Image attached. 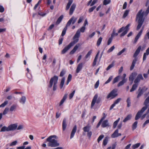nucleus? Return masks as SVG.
<instances>
[{"label": "nucleus", "instance_id": "obj_1", "mask_svg": "<svg viewBox=\"0 0 149 149\" xmlns=\"http://www.w3.org/2000/svg\"><path fill=\"white\" fill-rule=\"evenodd\" d=\"M57 136L55 135H51L49 136L46 139L48 142V146L52 147H56L59 145V143L57 140Z\"/></svg>", "mask_w": 149, "mask_h": 149}, {"label": "nucleus", "instance_id": "obj_2", "mask_svg": "<svg viewBox=\"0 0 149 149\" xmlns=\"http://www.w3.org/2000/svg\"><path fill=\"white\" fill-rule=\"evenodd\" d=\"M142 10H141L138 12L137 15L136 19H138V25L136 28V30H139L141 27L143 22L144 19H143V16L144 15L146 16V12H142Z\"/></svg>", "mask_w": 149, "mask_h": 149}, {"label": "nucleus", "instance_id": "obj_3", "mask_svg": "<svg viewBox=\"0 0 149 149\" xmlns=\"http://www.w3.org/2000/svg\"><path fill=\"white\" fill-rule=\"evenodd\" d=\"M149 103V96L146 99L144 102V104L145 106L143 107L141 109V110L139 111L136 114L135 118V119L136 120H137L141 117L142 113L147 108Z\"/></svg>", "mask_w": 149, "mask_h": 149}, {"label": "nucleus", "instance_id": "obj_4", "mask_svg": "<svg viewBox=\"0 0 149 149\" xmlns=\"http://www.w3.org/2000/svg\"><path fill=\"white\" fill-rule=\"evenodd\" d=\"M58 77L57 76H54L52 78L49 82V87L50 88H52L54 84L53 90V91L56 90L57 88L56 84L57 83Z\"/></svg>", "mask_w": 149, "mask_h": 149}, {"label": "nucleus", "instance_id": "obj_5", "mask_svg": "<svg viewBox=\"0 0 149 149\" xmlns=\"http://www.w3.org/2000/svg\"><path fill=\"white\" fill-rule=\"evenodd\" d=\"M130 24H128L125 27H122L118 30V33H119L123 31L120 35V37H122L126 34L130 29Z\"/></svg>", "mask_w": 149, "mask_h": 149}, {"label": "nucleus", "instance_id": "obj_6", "mask_svg": "<svg viewBox=\"0 0 149 149\" xmlns=\"http://www.w3.org/2000/svg\"><path fill=\"white\" fill-rule=\"evenodd\" d=\"M91 128V126L89 124H88L87 125L84 127L83 128V130L84 131V132L83 133V134L84 135L85 134L84 133L87 132V136L90 138L92 134V132L90 131Z\"/></svg>", "mask_w": 149, "mask_h": 149}, {"label": "nucleus", "instance_id": "obj_7", "mask_svg": "<svg viewBox=\"0 0 149 149\" xmlns=\"http://www.w3.org/2000/svg\"><path fill=\"white\" fill-rule=\"evenodd\" d=\"M101 101V98L100 97H98V95L97 94H96L94 96L92 100L91 105V108L92 109L94 106L95 103H99Z\"/></svg>", "mask_w": 149, "mask_h": 149}, {"label": "nucleus", "instance_id": "obj_8", "mask_svg": "<svg viewBox=\"0 0 149 149\" xmlns=\"http://www.w3.org/2000/svg\"><path fill=\"white\" fill-rule=\"evenodd\" d=\"M117 90L116 89H114L111 91L108 94L107 97V98L108 99L111 98V99H113L118 94L117 93Z\"/></svg>", "mask_w": 149, "mask_h": 149}, {"label": "nucleus", "instance_id": "obj_9", "mask_svg": "<svg viewBox=\"0 0 149 149\" xmlns=\"http://www.w3.org/2000/svg\"><path fill=\"white\" fill-rule=\"evenodd\" d=\"M75 42H71L69 44L65 47V48L63 49L61 51V54H65L68 50H69L70 48L74 44Z\"/></svg>", "mask_w": 149, "mask_h": 149}, {"label": "nucleus", "instance_id": "obj_10", "mask_svg": "<svg viewBox=\"0 0 149 149\" xmlns=\"http://www.w3.org/2000/svg\"><path fill=\"white\" fill-rule=\"evenodd\" d=\"M80 35V31L78 29L76 32L75 34L73 37V40H74L72 42H74L75 44L77 43L79 41V38Z\"/></svg>", "mask_w": 149, "mask_h": 149}, {"label": "nucleus", "instance_id": "obj_11", "mask_svg": "<svg viewBox=\"0 0 149 149\" xmlns=\"http://www.w3.org/2000/svg\"><path fill=\"white\" fill-rule=\"evenodd\" d=\"M77 19V18L73 16H72L68 21L66 25L67 26H68L70 25L71 23H72V24H74L76 21Z\"/></svg>", "mask_w": 149, "mask_h": 149}, {"label": "nucleus", "instance_id": "obj_12", "mask_svg": "<svg viewBox=\"0 0 149 149\" xmlns=\"http://www.w3.org/2000/svg\"><path fill=\"white\" fill-rule=\"evenodd\" d=\"M143 29V27L141 30L139 32V33H138V34L135 37L134 40L133 41H132V42L134 44H135L137 42L140 36H141L142 33Z\"/></svg>", "mask_w": 149, "mask_h": 149}, {"label": "nucleus", "instance_id": "obj_13", "mask_svg": "<svg viewBox=\"0 0 149 149\" xmlns=\"http://www.w3.org/2000/svg\"><path fill=\"white\" fill-rule=\"evenodd\" d=\"M143 78L142 76V74H139L136 78L135 79L134 81V83H136L138 84L140 82L141 80H143Z\"/></svg>", "mask_w": 149, "mask_h": 149}, {"label": "nucleus", "instance_id": "obj_14", "mask_svg": "<svg viewBox=\"0 0 149 149\" xmlns=\"http://www.w3.org/2000/svg\"><path fill=\"white\" fill-rule=\"evenodd\" d=\"M8 127L9 131H13L17 128V124H14L9 125Z\"/></svg>", "mask_w": 149, "mask_h": 149}, {"label": "nucleus", "instance_id": "obj_15", "mask_svg": "<svg viewBox=\"0 0 149 149\" xmlns=\"http://www.w3.org/2000/svg\"><path fill=\"white\" fill-rule=\"evenodd\" d=\"M76 6V4L74 3H73L71 6V7L70 9L69 13L70 15H71L72 14L74 11L75 9Z\"/></svg>", "mask_w": 149, "mask_h": 149}, {"label": "nucleus", "instance_id": "obj_16", "mask_svg": "<svg viewBox=\"0 0 149 149\" xmlns=\"http://www.w3.org/2000/svg\"><path fill=\"white\" fill-rule=\"evenodd\" d=\"M77 129V127L76 125H74V127L71 132L70 139H72L74 136L75 134V133Z\"/></svg>", "mask_w": 149, "mask_h": 149}, {"label": "nucleus", "instance_id": "obj_17", "mask_svg": "<svg viewBox=\"0 0 149 149\" xmlns=\"http://www.w3.org/2000/svg\"><path fill=\"white\" fill-rule=\"evenodd\" d=\"M84 64V63H79L78 64L76 70V73H78L80 72V71L82 69L83 67V65Z\"/></svg>", "mask_w": 149, "mask_h": 149}, {"label": "nucleus", "instance_id": "obj_18", "mask_svg": "<svg viewBox=\"0 0 149 149\" xmlns=\"http://www.w3.org/2000/svg\"><path fill=\"white\" fill-rule=\"evenodd\" d=\"M80 46V44H77L74 47L73 49L70 51V54H74Z\"/></svg>", "mask_w": 149, "mask_h": 149}, {"label": "nucleus", "instance_id": "obj_19", "mask_svg": "<svg viewBox=\"0 0 149 149\" xmlns=\"http://www.w3.org/2000/svg\"><path fill=\"white\" fill-rule=\"evenodd\" d=\"M121 100V98H119L117 99L116 100L114 103L111 105L110 107V109H112L113 107L115 106V105L118 104Z\"/></svg>", "mask_w": 149, "mask_h": 149}, {"label": "nucleus", "instance_id": "obj_20", "mask_svg": "<svg viewBox=\"0 0 149 149\" xmlns=\"http://www.w3.org/2000/svg\"><path fill=\"white\" fill-rule=\"evenodd\" d=\"M101 126L102 127H105L109 126L108 123V121L107 120H106L102 122Z\"/></svg>", "mask_w": 149, "mask_h": 149}, {"label": "nucleus", "instance_id": "obj_21", "mask_svg": "<svg viewBox=\"0 0 149 149\" xmlns=\"http://www.w3.org/2000/svg\"><path fill=\"white\" fill-rule=\"evenodd\" d=\"M141 49V46H139L138 48L133 55V56L134 57L136 58V56L138 55V54L139 53Z\"/></svg>", "mask_w": 149, "mask_h": 149}, {"label": "nucleus", "instance_id": "obj_22", "mask_svg": "<svg viewBox=\"0 0 149 149\" xmlns=\"http://www.w3.org/2000/svg\"><path fill=\"white\" fill-rule=\"evenodd\" d=\"M149 54V47H148L146 50V52L144 53L143 55V60L145 61L146 59V56Z\"/></svg>", "mask_w": 149, "mask_h": 149}, {"label": "nucleus", "instance_id": "obj_23", "mask_svg": "<svg viewBox=\"0 0 149 149\" xmlns=\"http://www.w3.org/2000/svg\"><path fill=\"white\" fill-rule=\"evenodd\" d=\"M67 126L66 120L65 118H64L63 121L62 128L63 131H64L65 130Z\"/></svg>", "mask_w": 149, "mask_h": 149}, {"label": "nucleus", "instance_id": "obj_24", "mask_svg": "<svg viewBox=\"0 0 149 149\" xmlns=\"http://www.w3.org/2000/svg\"><path fill=\"white\" fill-rule=\"evenodd\" d=\"M68 2L67 3L65 8V10H68L69 9L71 5L73 2V0H68Z\"/></svg>", "mask_w": 149, "mask_h": 149}, {"label": "nucleus", "instance_id": "obj_25", "mask_svg": "<svg viewBox=\"0 0 149 149\" xmlns=\"http://www.w3.org/2000/svg\"><path fill=\"white\" fill-rule=\"evenodd\" d=\"M137 60V58H135L133 60L131 65V70L134 69L135 66V64L136 63Z\"/></svg>", "mask_w": 149, "mask_h": 149}, {"label": "nucleus", "instance_id": "obj_26", "mask_svg": "<svg viewBox=\"0 0 149 149\" xmlns=\"http://www.w3.org/2000/svg\"><path fill=\"white\" fill-rule=\"evenodd\" d=\"M118 130H116L111 135V137L112 138H115L118 136Z\"/></svg>", "mask_w": 149, "mask_h": 149}, {"label": "nucleus", "instance_id": "obj_27", "mask_svg": "<svg viewBox=\"0 0 149 149\" xmlns=\"http://www.w3.org/2000/svg\"><path fill=\"white\" fill-rule=\"evenodd\" d=\"M67 94H65L63 97V99L61 100L60 104L59 106H61L62 105L63 103H64L65 100H66L67 98Z\"/></svg>", "mask_w": 149, "mask_h": 149}, {"label": "nucleus", "instance_id": "obj_28", "mask_svg": "<svg viewBox=\"0 0 149 149\" xmlns=\"http://www.w3.org/2000/svg\"><path fill=\"white\" fill-rule=\"evenodd\" d=\"M26 100V97L24 96H22L19 102L22 104H24L25 103Z\"/></svg>", "mask_w": 149, "mask_h": 149}, {"label": "nucleus", "instance_id": "obj_29", "mask_svg": "<svg viewBox=\"0 0 149 149\" xmlns=\"http://www.w3.org/2000/svg\"><path fill=\"white\" fill-rule=\"evenodd\" d=\"M63 18V15H61L58 19L56 21V24L58 25L59 24L61 21L62 20Z\"/></svg>", "mask_w": 149, "mask_h": 149}, {"label": "nucleus", "instance_id": "obj_30", "mask_svg": "<svg viewBox=\"0 0 149 149\" xmlns=\"http://www.w3.org/2000/svg\"><path fill=\"white\" fill-rule=\"evenodd\" d=\"M137 75V73L136 72H134L131 74V80L133 81Z\"/></svg>", "mask_w": 149, "mask_h": 149}, {"label": "nucleus", "instance_id": "obj_31", "mask_svg": "<svg viewBox=\"0 0 149 149\" xmlns=\"http://www.w3.org/2000/svg\"><path fill=\"white\" fill-rule=\"evenodd\" d=\"M138 84L135 83V84L133 85L132 88H131V92L135 90L138 87Z\"/></svg>", "mask_w": 149, "mask_h": 149}, {"label": "nucleus", "instance_id": "obj_32", "mask_svg": "<svg viewBox=\"0 0 149 149\" xmlns=\"http://www.w3.org/2000/svg\"><path fill=\"white\" fill-rule=\"evenodd\" d=\"M141 145L140 143H138L136 144L132 145V149H136L138 148Z\"/></svg>", "mask_w": 149, "mask_h": 149}, {"label": "nucleus", "instance_id": "obj_33", "mask_svg": "<svg viewBox=\"0 0 149 149\" xmlns=\"http://www.w3.org/2000/svg\"><path fill=\"white\" fill-rule=\"evenodd\" d=\"M65 80V77H63L62 78L61 81V83L60 84V88L61 89H62L63 86L64 82Z\"/></svg>", "mask_w": 149, "mask_h": 149}, {"label": "nucleus", "instance_id": "obj_34", "mask_svg": "<svg viewBox=\"0 0 149 149\" xmlns=\"http://www.w3.org/2000/svg\"><path fill=\"white\" fill-rule=\"evenodd\" d=\"M17 107V106L16 105H13L11 106L10 109V111H15Z\"/></svg>", "mask_w": 149, "mask_h": 149}, {"label": "nucleus", "instance_id": "obj_35", "mask_svg": "<svg viewBox=\"0 0 149 149\" xmlns=\"http://www.w3.org/2000/svg\"><path fill=\"white\" fill-rule=\"evenodd\" d=\"M9 131V130L8 129V127H6V126H3V127L1 130H0V132H5V131Z\"/></svg>", "mask_w": 149, "mask_h": 149}, {"label": "nucleus", "instance_id": "obj_36", "mask_svg": "<svg viewBox=\"0 0 149 149\" xmlns=\"http://www.w3.org/2000/svg\"><path fill=\"white\" fill-rule=\"evenodd\" d=\"M68 27V26H67L66 25V26L63 30L61 34V36H63L65 34L66 30L67 29Z\"/></svg>", "mask_w": 149, "mask_h": 149}, {"label": "nucleus", "instance_id": "obj_37", "mask_svg": "<svg viewBox=\"0 0 149 149\" xmlns=\"http://www.w3.org/2000/svg\"><path fill=\"white\" fill-rule=\"evenodd\" d=\"M114 65V62H112L106 68L107 70H108L111 68L113 67Z\"/></svg>", "mask_w": 149, "mask_h": 149}, {"label": "nucleus", "instance_id": "obj_38", "mask_svg": "<svg viewBox=\"0 0 149 149\" xmlns=\"http://www.w3.org/2000/svg\"><path fill=\"white\" fill-rule=\"evenodd\" d=\"M120 120V118H119L116 120L114 122L113 125V127L114 128H115L116 127L118 122Z\"/></svg>", "mask_w": 149, "mask_h": 149}, {"label": "nucleus", "instance_id": "obj_39", "mask_svg": "<svg viewBox=\"0 0 149 149\" xmlns=\"http://www.w3.org/2000/svg\"><path fill=\"white\" fill-rule=\"evenodd\" d=\"M102 37H100L97 40V46H99L100 45L101 42L102 41Z\"/></svg>", "mask_w": 149, "mask_h": 149}, {"label": "nucleus", "instance_id": "obj_40", "mask_svg": "<svg viewBox=\"0 0 149 149\" xmlns=\"http://www.w3.org/2000/svg\"><path fill=\"white\" fill-rule=\"evenodd\" d=\"M120 77V76H118L115 78L112 82L113 84H114L115 83L117 82L119 79Z\"/></svg>", "mask_w": 149, "mask_h": 149}, {"label": "nucleus", "instance_id": "obj_41", "mask_svg": "<svg viewBox=\"0 0 149 149\" xmlns=\"http://www.w3.org/2000/svg\"><path fill=\"white\" fill-rule=\"evenodd\" d=\"M127 50V49L126 48H124L121 51L119 52L117 54L118 56H120L121 55L122 53H123L124 52H125Z\"/></svg>", "mask_w": 149, "mask_h": 149}, {"label": "nucleus", "instance_id": "obj_42", "mask_svg": "<svg viewBox=\"0 0 149 149\" xmlns=\"http://www.w3.org/2000/svg\"><path fill=\"white\" fill-rule=\"evenodd\" d=\"M130 11L129 10H126L123 15V18H125L128 15V14L129 12Z\"/></svg>", "mask_w": 149, "mask_h": 149}, {"label": "nucleus", "instance_id": "obj_43", "mask_svg": "<svg viewBox=\"0 0 149 149\" xmlns=\"http://www.w3.org/2000/svg\"><path fill=\"white\" fill-rule=\"evenodd\" d=\"M130 119V115H128L123 120V122L125 123Z\"/></svg>", "mask_w": 149, "mask_h": 149}, {"label": "nucleus", "instance_id": "obj_44", "mask_svg": "<svg viewBox=\"0 0 149 149\" xmlns=\"http://www.w3.org/2000/svg\"><path fill=\"white\" fill-rule=\"evenodd\" d=\"M126 102H127V107H129L130 106V97H128L126 100Z\"/></svg>", "mask_w": 149, "mask_h": 149}, {"label": "nucleus", "instance_id": "obj_45", "mask_svg": "<svg viewBox=\"0 0 149 149\" xmlns=\"http://www.w3.org/2000/svg\"><path fill=\"white\" fill-rule=\"evenodd\" d=\"M108 141V138L107 137H105L103 140V144L104 146H106Z\"/></svg>", "mask_w": 149, "mask_h": 149}, {"label": "nucleus", "instance_id": "obj_46", "mask_svg": "<svg viewBox=\"0 0 149 149\" xmlns=\"http://www.w3.org/2000/svg\"><path fill=\"white\" fill-rule=\"evenodd\" d=\"M126 82L124 80H122L121 81L119 82L117 85L118 87H119L123 85V84Z\"/></svg>", "mask_w": 149, "mask_h": 149}, {"label": "nucleus", "instance_id": "obj_47", "mask_svg": "<svg viewBox=\"0 0 149 149\" xmlns=\"http://www.w3.org/2000/svg\"><path fill=\"white\" fill-rule=\"evenodd\" d=\"M137 123V121H135L133 124L132 126V130H134L136 128Z\"/></svg>", "mask_w": 149, "mask_h": 149}, {"label": "nucleus", "instance_id": "obj_48", "mask_svg": "<svg viewBox=\"0 0 149 149\" xmlns=\"http://www.w3.org/2000/svg\"><path fill=\"white\" fill-rule=\"evenodd\" d=\"M118 33H116L115 32V29H113V32L111 35V37H114V36H116L118 35Z\"/></svg>", "mask_w": 149, "mask_h": 149}, {"label": "nucleus", "instance_id": "obj_49", "mask_svg": "<svg viewBox=\"0 0 149 149\" xmlns=\"http://www.w3.org/2000/svg\"><path fill=\"white\" fill-rule=\"evenodd\" d=\"M111 2L110 0H104L103 1V4L106 5L110 3Z\"/></svg>", "mask_w": 149, "mask_h": 149}, {"label": "nucleus", "instance_id": "obj_50", "mask_svg": "<svg viewBox=\"0 0 149 149\" xmlns=\"http://www.w3.org/2000/svg\"><path fill=\"white\" fill-rule=\"evenodd\" d=\"M8 103V101H5L4 102L0 105V107H4Z\"/></svg>", "mask_w": 149, "mask_h": 149}, {"label": "nucleus", "instance_id": "obj_51", "mask_svg": "<svg viewBox=\"0 0 149 149\" xmlns=\"http://www.w3.org/2000/svg\"><path fill=\"white\" fill-rule=\"evenodd\" d=\"M92 52V50H90L87 53V54L85 56V58H87L88 57H89L90 55L91 54Z\"/></svg>", "mask_w": 149, "mask_h": 149}, {"label": "nucleus", "instance_id": "obj_52", "mask_svg": "<svg viewBox=\"0 0 149 149\" xmlns=\"http://www.w3.org/2000/svg\"><path fill=\"white\" fill-rule=\"evenodd\" d=\"M104 137V135H103L102 134L100 135L97 139L98 142L99 143L100 141Z\"/></svg>", "mask_w": 149, "mask_h": 149}, {"label": "nucleus", "instance_id": "obj_53", "mask_svg": "<svg viewBox=\"0 0 149 149\" xmlns=\"http://www.w3.org/2000/svg\"><path fill=\"white\" fill-rule=\"evenodd\" d=\"M113 77L112 76H110L109 77L108 79L107 80V81L105 82V84H107L108 83H109L111 80L113 78Z\"/></svg>", "mask_w": 149, "mask_h": 149}, {"label": "nucleus", "instance_id": "obj_54", "mask_svg": "<svg viewBox=\"0 0 149 149\" xmlns=\"http://www.w3.org/2000/svg\"><path fill=\"white\" fill-rule=\"evenodd\" d=\"M115 47L114 46L111 47L110 49H109L107 51V52L110 53L112 52L113 50L115 49Z\"/></svg>", "mask_w": 149, "mask_h": 149}, {"label": "nucleus", "instance_id": "obj_55", "mask_svg": "<svg viewBox=\"0 0 149 149\" xmlns=\"http://www.w3.org/2000/svg\"><path fill=\"white\" fill-rule=\"evenodd\" d=\"M98 58L95 57V58H94V59L93 61V66H95L96 64V62L97 61V59Z\"/></svg>", "mask_w": 149, "mask_h": 149}, {"label": "nucleus", "instance_id": "obj_56", "mask_svg": "<svg viewBox=\"0 0 149 149\" xmlns=\"http://www.w3.org/2000/svg\"><path fill=\"white\" fill-rule=\"evenodd\" d=\"M75 91H74L71 93L69 95V98L70 99H72L75 93Z\"/></svg>", "mask_w": 149, "mask_h": 149}, {"label": "nucleus", "instance_id": "obj_57", "mask_svg": "<svg viewBox=\"0 0 149 149\" xmlns=\"http://www.w3.org/2000/svg\"><path fill=\"white\" fill-rule=\"evenodd\" d=\"M17 143V141H14L12 142L10 144V146H15V145H16V144Z\"/></svg>", "mask_w": 149, "mask_h": 149}, {"label": "nucleus", "instance_id": "obj_58", "mask_svg": "<svg viewBox=\"0 0 149 149\" xmlns=\"http://www.w3.org/2000/svg\"><path fill=\"white\" fill-rule=\"evenodd\" d=\"M96 6H95L92 7L89 9L88 11L89 13H91L93 12V10L96 8Z\"/></svg>", "mask_w": 149, "mask_h": 149}, {"label": "nucleus", "instance_id": "obj_59", "mask_svg": "<svg viewBox=\"0 0 149 149\" xmlns=\"http://www.w3.org/2000/svg\"><path fill=\"white\" fill-rule=\"evenodd\" d=\"M9 109V108H6L4 110L3 114L4 115L6 114L8 112V111Z\"/></svg>", "mask_w": 149, "mask_h": 149}, {"label": "nucleus", "instance_id": "obj_60", "mask_svg": "<svg viewBox=\"0 0 149 149\" xmlns=\"http://www.w3.org/2000/svg\"><path fill=\"white\" fill-rule=\"evenodd\" d=\"M65 71L64 70H62L60 73V76L63 77L65 74Z\"/></svg>", "mask_w": 149, "mask_h": 149}, {"label": "nucleus", "instance_id": "obj_61", "mask_svg": "<svg viewBox=\"0 0 149 149\" xmlns=\"http://www.w3.org/2000/svg\"><path fill=\"white\" fill-rule=\"evenodd\" d=\"M86 28L85 26H83L80 29H79L80 31V32H81L82 33H83L84 32Z\"/></svg>", "mask_w": 149, "mask_h": 149}, {"label": "nucleus", "instance_id": "obj_62", "mask_svg": "<svg viewBox=\"0 0 149 149\" xmlns=\"http://www.w3.org/2000/svg\"><path fill=\"white\" fill-rule=\"evenodd\" d=\"M95 32H93L87 38V39H88L89 38H92L95 35Z\"/></svg>", "mask_w": 149, "mask_h": 149}, {"label": "nucleus", "instance_id": "obj_63", "mask_svg": "<svg viewBox=\"0 0 149 149\" xmlns=\"http://www.w3.org/2000/svg\"><path fill=\"white\" fill-rule=\"evenodd\" d=\"M143 91L142 89H141L137 95V97H140L143 94Z\"/></svg>", "mask_w": 149, "mask_h": 149}, {"label": "nucleus", "instance_id": "obj_64", "mask_svg": "<svg viewBox=\"0 0 149 149\" xmlns=\"http://www.w3.org/2000/svg\"><path fill=\"white\" fill-rule=\"evenodd\" d=\"M126 76V74H123V76L122 77V80H124L126 82L127 79L125 78V77Z\"/></svg>", "mask_w": 149, "mask_h": 149}]
</instances>
